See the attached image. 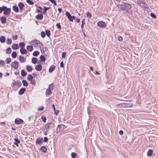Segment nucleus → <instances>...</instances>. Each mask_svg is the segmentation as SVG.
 I'll use <instances>...</instances> for the list:
<instances>
[{"mask_svg":"<svg viewBox=\"0 0 158 158\" xmlns=\"http://www.w3.org/2000/svg\"><path fill=\"white\" fill-rule=\"evenodd\" d=\"M66 127L63 124L59 125L56 128V133H58L60 132H62Z\"/></svg>","mask_w":158,"mask_h":158,"instance_id":"1","label":"nucleus"},{"mask_svg":"<svg viewBox=\"0 0 158 158\" xmlns=\"http://www.w3.org/2000/svg\"><path fill=\"white\" fill-rule=\"evenodd\" d=\"M137 3L139 5L140 7L143 8H146L147 6L146 3L143 2L141 0H138L137 1Z\"/></svg>","mask_w":158,"mask_h":158,"instance_id":"2","label":"nucleus"},{"mask_svg":"<svg viewBox=\"0 0 158 158\" xmlns=\"http://www.w3.org/2000/svg\"><path fill=\"white\" fill-rule=\"evenodd\" d=\"M52 85L51 84L49 85L48 88L46 90L45 94L46 96H49L51 94L52 92L51 90H52L53 89L52 88Z\"/></svg>","mask_w":158,"mask_h":158,"instance_id":"3","label":"nucleus"},{"mask_svg":"<svg viewBox=\"0 0 158 158\" xmlns=\"http://www.w3.org/2000/svg\"><path fill=\"white\" fill-rule=\"evenodd\" d=\"M97 26L100 27H105L106 26V24L102 21H100L97 23Z\"/></svg>","mask_w":158,"mask_h":158,"instance_id":"4","label":"nucleus"},{"mask_svg":"<svg viewBox=\"0 0 158 158\" xmlns=\"http://www.w3.org/2000/svg\"><path fill=\"white\" fill-rule=\"evenodd\" d=\"M31 44L34 45L35 48H37L39 46L40 43V41L38 40H34L31 42Z\"/></svg>","mask_w":158,"mask_h":158,"instance_id":"5","label":"nucleus"},{"mask_svg":"<svg viewBox=\"0 0 158 158\" xmlns=\"http://www.w3.org/2000/svg\"><path fill=\"white\" fill-rule=\"evenodd\" d=\"M19 63L18 62L15 61L12 62L11 64V66L15 69H17L19 66Z\"/></svg>","mask_w":158,"mask_h":158,"instance_id":"6","label":"nucleus"},{"mask_svg":"<svg viewBox=\"0 0 158 158\" xmlns=\"http://www.w3.org/2000/svg\"><path fill=\"white\" fill-rule=\"evenodd\" d=\"M11 9L10 8H7L6 7V9H5V10H3V11H4L3 14L5 15H8L10 14V12Z\"/></svg>","mask_w":158,"mask_h":158,"instance_id":"7","label":"nucleus"},{"mask_svg":"<svg viewBox=\"0 0 158 158\" xmlns=\"http://www.w3.org/2000/svg\"><path fill=\"white\" fill-rule=\"evenodd\" d=\"M65 15L66 16H67L68 18L70 21L73 22V19H72V16L70 15V14L67 11H66L65 13Z\"/></svg>","mask_w":158,"mask_h":158,"instance_id":"8","label":"nucleus"},{"mask_svg":"<svg viewBox=\"0 0 158 158\" xmlns=\"http://www.w3.org/2000/svg\"><path fill=\"white\" fill-rule=\"evenodd\" d=\"M124 7L127 11L131 8V6L130 5L127 3H124Z\"/></svg>","mask_w":158,"mask_h":158,"instance_id":"9","label":"nucleus"},{"mask_svg":"<svg viewBox=\"0 0 158 158\" xmlns=\"http://www.w3.org/2000/svg\"><path fill=\"white\" fill-rule=\"evenodd\" d=\"M23 122V121L22 119L19 118H16L15 121V123L18 124H21Z\"/></svg>","mask_w":158,"mask_h":158,"instance_id":"10","label":"nucleus"},{"mask_svg":"<svg viewBox=\"0 0 158 158\" xmlns=\"http://www.w3.org/2000/svg\"><path fill=\"white\" fill-rule=\"evenodd\" d=\"M117 7L121 10H125V8L124 6V3H123V5L118 4L117 5Z\"/></svg>","mask_w":158,"mask_h":158,"instance_id":"11","label":"nucleus"},{"mask_svg":"<svg viewBox=\"0 0 158 158\" xmlns=\"http://www.w3.org/2000/svg\"><path fill=\"white\" fill-rule=\"evenodd\" d=\"M14 144L17 147H18L19 144L20 143V141L17 138L14 139Z\"/></svg>","mask_w":158,"mask_h":158,"instance_id":"12","label":"nucleus"},{"mask_svg":"<svg viewBox=\"0 0 158 158\" xmlns=\"http://www.w3.org/2000/svg\"><path fill=\"white\" fill-rule=\"evenodd\" d=\"M20 51L22 54H26L27 53V51L24 48H21Z\"/></svg>","mask_w":158,"mask_h":158,"instance_id":"13","label":"nucleus"},{"mask_svg":"<svg viewBox=\"0 0 158 158\" xmlns=\"http://www.w3.org/2000/svg\"><path fill=\"white\" fill-rule=\"evenodd\" d=\"M42 67L41 64H39L35 67V69L38 71H40L42 70Z\"/></svg>","mask_w":158,"mask_h":158,"instance_id":"14","label":"nucleus"},{"mask_svg":"<svg viewBox=\"0 0 158 158\" xmlns=\"http://www.w3.org/2000/svg\"><path fill=\"white\" fill-rule=\"evenodd\" d=\"M43 139L42 138H40L39 139H38L36 141V143L37 144H42V142H43Z\"/></svg>","mask_w":158,"mask_h":158,"instance_id":"15","label":"nucleus"},{"mask_svg":"<svg viewBox=\"0 0 158 158\" xmlns=\"http://www.w3.org/2000/svg\"><path fill=\"white\" fill-rule=\"evenodd\" d=\"M26 90V89L25 88H23L21 89L19 91V94L20 95L23 94L25 91Z\"/></svg>","mask_w":158,"mask_h":158,"instance_id":"16","label":"nucleus"},{"mask_svg":"<svg viewBox=\"0 0 158 158\" xmlns=\"http://www.w3.org/2000/svg\"><path fill=\"white\" fill-rule=\"evenodd\" d=\"M18 6H19L20 10H22L24 6V4L21 2L19 3L18 4Z\"/></svg>","mask_w":158,"mask_h":158,"instance_id":"17","label":"nucleus"},{"mask_svg":"<svg viewBox=\"0 0 158 158\" xmlns=\"http://www.w3.org/2000/svg\"><path fill=\"white\" fill-rule=\"evenodd\" d=\"M51 123H48L45 125V128L46 130V131H48V129L51 127Z\"/></svg>","mask_w":158,"mask_h":158,"instance_id":"18","label":"nucleus"},{"mask_svg":"<svg viewBox=\"0 0 158 158\" xmlns=\"http://www.w3.org/2000/svg\"><path fill=\"white\" fill-rule=\"evenodd\" d=\"M55 66L54 65H52L49 68V72L50 73L52 72L55 69Z\"/></svg>","mask_w":158,"mask_h":158,"instance_id":"19","label":"nucleus"},{"mask_svg":"<svg viewBox=\"0 0 158 158\" xmlns=\"http://www.w3.org/2000/svg\"><path fill=\"white\" fill-rule=\"evenodd\" d=\"M118 107L125 108V103H122L118 104L116 106Z\"/></svg>","mask_w":158,"mask_h":158,"instance_id":"20","label":"nucleus"},{"mask_svg":"<svg viewBox=\"0 0 158 158\" xmlns=\"http://www.w3.org/2000/svg\"><path fill=\"white\" fill-rule=\"evenodd\" d=\"M26 48L28 51L30 52H31L33 50V46L31 45L27 46Z\"/></svg>","mask_w":158,"mask_h":158,"instance_id":"21","label":"nucleus"},{"mask_svg":"<svg viewBox=\"0 0 158 158\" xmlns=\"http://www.w3.org/2000/svg\"><path fill=\"white\" fill-rule=\"evenodd\" d=\"M43 18V15L41 14H38L36 16V18L37 19L41 20Z\"/></svg>","mask_w":158,"mask_h":158,"instance_id":"22","label":"nucleus"},{"mask_svg":"<svg viewBox=\"0 0 158 158\" xmlns=\"http://www.w3.org/2000/svg\"><path fill=\"white\" fill-rule=\"evenodd\" d=\"M1 21L2 24L5 23L6 22V18L4 16L2 17L1 18Z\"/></svg>","mask_w":158,"mask_h":158,"instance_id":"23","label":"nucleus"},{"mask_svg":"<svg viewBox=\"0 0 158 158\" xmlns=\"http://www.w3.org/2000/svg\"><path fill=\"white\" fill-rule=\"evenodd\" d=\"M6 38L4 36H2L0 37V41L1 42L4 43L5 42Z\"/></svg>","mask_w":158,"mask_h":158,"instance_id":"24","label":"nucleus"},{"mask_svg":"<svg viewBox=\"0 0 158 158\" xmlns=\"http://www.w3.org/2000/svg\"><path fill=\"white\" fill-rule=\"evenodd\" d=\"M38 61L37 58L35 57H33L31 59V62L34 64L36 63Z\"/></svg>","mask_w":158,"mask_h":158,"instance_id":"25","label":"nucleus"},{"mask_svg":"<svg viewBox=\"0 0 158 158\" xmlns=\"http://www.w3.org/2000/svg\"><path fill=\"white\" fill-rule=\"evenodd\" d=\"M12 47L13 49H17L19 48V47L18 44H13Z\"/></svg>","mask_w":158,"mask_h":158,"instance_id":"26","label":"nucleus"},{"mask_svg":"<svg viewBox=\"0 0 158 158\" xmlns=\"http://www.w3.org/2000/svg\"><path fill=\"white\" fill-rule=\"evenodd\" d=\"M152 153L153 151L152 150L150 149L148 151V152H147V155L148 156H150L152 155Z\"/></svg>","mask_w":158,"mask_h":158,"instance_id":"27","label":"nucleus"},{"mask_svg":"<svg viewBox=\"0 0 158 158\" xmlns=\"http://www.w3.org/2000/svg\"><path fill=\"white\" fill-rule=\"evenodd\" d=\"M40 150L43 152H45L47 151L46 148L44 146L41 147L40 148Z\"/></svg>","mask_w":158,"mask_h":158,"instance_id":"28","label":"nucleus"},{"mask_svg":"<svg viewBox=\"0 0 158 158\" xmlns=\"http://www.w3.org/2000/svg\"><path fill=\"white\" fill-rule=\"evenodd\" d=\"M26 69L28 72H31L32 70L31 67L28 65L26 66Z\"/></svg>","mask_w":158,"mask_h":158,"instance_id":"29","label":"nucleus"},{"mask_svg":"<svg viewBox=\"0 0 158 158\" xmlns=\"http://www.w3.org/2000/svg\"><path fill=\"white\" fill-rule=\"evenodd\" d=\"M19 60L21 62H24L25 61V60L24 57L21 56H19Z\"/></svg>","mask_w":158,"mask_h":158,"instance_id":"30","label":"nucleus"},{"mask_svg":"<svg viewBox=\"0 0 158 158\" xmlns=\"http://www.w3.org/2000/svg\"><path fill=\"white\" fill-rule=\"evenodd\" d=\"M13 10L16 12H19L18 8L17 6H13Z\"/></svg>","mask_w":158,"mask_h":158,"instance_id":"31","label":"nucleus"},{"mask_svg":"<svg viewBox=\"0 0 158 158\" xmlns=\"http://www.w3.org/2000/svg\"><path fill=\"white\" fill-rule=\"evenodd\" d=\"M133 106L132 104L125 103V108L130 107Z\"/></svg>","mask_w":158,"mask_h":158,"instance_id":"32","label":"nucleus"},{"mask_svg":"<svg viewBox=\"0 0 158 158\" xmlns=\"http://www.w3.org/2000/svg\"><path fill=\"white\" fill-rule=\"evenodd\" d=\"M27 74V73L24 70H22L21 72V75L22 76H25Z\"/></svg>","mask_w":158,"mask_h":158,"instance_id":"33","label":"nucleus"},{"mask_svg":"<svg viewBox=\"0 0 158 158\" xmlns=\"http://www.w3.org/2000/svg\"><path fill=\"white\" fill-rule=\"evenodd\" d=\"M27 78V79L29 81H31L33 79V77L31 75L29 74L28 75Z\"/></svg>","mask_w":158,"mask_h":158,"instance_id":"34","label":"nucleus"},{"mask_svg":"<svg viewBox=\"0 0 158 158\" xmlns=\"http://www.w3.org/2000/svg\"><path fill=\"white\" fill-rule=\"evenodd\" d=\"M45 33L48 37H49L50 35V31L49 30H47L46 31Z\"/></svg>","mask_w":158,"mask_h":158,"instance_id":"35","label":"nucleus"},{"mask_svg":"<svg viewBox=\"0 0 158 158\" xmlns=\"http://www.w3.org/2000/svg\"><path fill=\"white\" fill-rule=\"evenodd\" d=\"M17 53L15 52H13L11 54V56L13 58H16L17 56Z\"/></svg>","mask_w":158,"mask_h":158,"instance_id":"36","label":"nucleus"},{"mask_svg":"<svg viewBox=\"0 0 158 158\" xmlns=\"http://www.w3.org/2000/svg\"><path fill=\"white\" fill-rule=\"evenodd\" d=\"M40 59L42 61H44L45 60V58L44 56L41 55L40 57Z\"/></svg>","mask_w":158,"mask_h":158,"instance_id":"37","label":"nucleus"},{"mask_svg":"<svg viewBox=\"0 0 158 158\" xmlns=\"http://www.w3.org/2000/svg\"><path fill=\"white\" fill-rule=\"evenodd\" d=\"M12 41L10 39L7 38L6 41V43L8 44H10L11 43Z\"/></svg>","mask_w":158,"mask_h":158,"instance_id":"38","label":"nucleus"},{"mask_svg":"<svg viewBox=\"0 0 158 158\" xmlns=\"http://www.w3.org/2000/svg\"><path fill=\"white\" fill-rule=\"evenodd\" d=\"M25 46V44L24 42L20 43L19 44V46L21 48H23Z\"/></svg>","mask_w":158,"mask_h":158,"instance_id":"39","label":"nucleus"},{"mask_svg":"<svg viewBox=\"0 0 158 158\" xmlns=\"http://www.w3.org/2000/svg\"><path fill=\"white\" fill-rule=\"evenodd\" d=\"M39 52L35 51L33 53V55L34 56H37L39 54Z\"/></svg>","mask_w":158,"mask_h":158,"instance_id":"40","label":"nucleus"},{"mask_svg":"<svg viewBox=\"0 0 158 158\" xmlns=\"http://www.w3.org/2000/svg\"><path fill=\"white\" fill-rule=\"evenodd\" d=\"M22 83H23L24 86H27V85H28V83H27V81H25V80H23Z\"/></svg>","mask_w":158,"mask_h":158,"instance_id":"41","label":"nucleus"},{"mask_svg":"<svg viewBox=\"0 0 158 158\" xmlns=\"http://www.w3.org/2000/svg\"><path fill=\"white\" fill-rule=\"evenodd\" d=\"M11 51L10 48H8L6 49V53L7 54H10Z\"/></svg>","mask_w":158,"mask_h":158,"instance_id":"42","label":"nucleus"},{"mask_svg":"<svg viewBox=\"0 0 158 158\" xmlns=\"http://www.w3.org/2000/svg\"><path fill=\"white\" fill-rule=\"evenodd\" d=\"M56 26L57 27V28L58 29L60 30H61V27L60 23H57L56 25Z\"/></svg>","mask_w":158,"mask_h":158,"instance_id":"43","label":"nucleus"},{"mask_svg":"<svg viewBox=\"0 0 158 158\" xmlns=\"http://www.w3.org/2000/svg\"><path fill=\"white\" fill-rule=\"evenodd\" d=\"M26 2L30 5H32L34 4V2L31 0H27Z\"/></svg>","mask_w":158,"mask_h":158,"instance_id":"44","label":"nucleus"},{"mask_svg":"<svg viewBox=\"0 0 158 158\" xmlns=\"http://www.w3.org/2000/svg\"><path fill=\"white\" fill-rule=\"evenodd\" d=\"M44 11L43 13H46L47 10H48L50 9V7H46L45 6H44Z\"/></svg>","mask_w":158,"mask_h":158,"instance_id":"45","label":"nucleus"},{"mask_svg":"<svg viewBox=\"0 0 158 158\" xmlns=\"http://www.w3.org/2000/svg\"><path fill=\"white\" fill-rule=\"evenodd\" d=\"M71 156L72 158H75L77 155L76 154L75 152H72L71 154Z\"/></svg>","mask_w":158,"mask_h":158,"instance_id":"46","label":"nucleus"},{"mask_svg":"<svg viewBox=\"0 0 158 158\" xmlns=\"http://www.w3.org/2000/svg\"><path fill=\"white\" fill-rule=\"evenodd\" d=\"M6 9L5 6H3L2 7H0V13H2L3 10H5Z\"/></svg>","mask_w":158,"mask_h":158,"instance_id":"47","label":"nucleus"},{"mask_svg":"<svg viewBox=\"0 0 158 158\" xmlns=\"http://www.w3.org/2000/svg\"><path fill=\"white\" fill-rule=\"evenodd\" d=\"M86 15L87 17H89L90 18H91L92 17V15L89 12H87Z\"/></svg>","mask_w":158,"mask_h":158,"instance_id":"48","label":"nucleus"},{"mask_svg":"<svg viewBox=\"0 0 158 158\" xmlns=\"http://www.w3.org/2000/svg\"><path fill=\"white\" fill-rule=\"evenodd\" d=\"M41 35L42 37L44 38L45 36V33L44 31H42L41 33Z\"/></svg>","mask_w":158,"mask_h":158,"instance_id":"49","label":"nucleus"},{"mask_svg":"<svg viewBox=\"0 0 158 158\" xmlns=\"http://www.w3.org/2000/svg\"><path fill=\"white\" fill-rule=\"evenodd\" d=\"M43 45H44L42 43L40 42V43L39 44V46L40 48V50H41V52H42V48L43 47Z\"/></svg>","mask_w":158,"mask_h":158,"instance_id":"50","label":"nucleus"},{"mask_svg":"<svg viewBox=\"0 0 158 158\" xmlns=\"http://www.w3.org/2000/svg\"><path fill=\"white\" fill-rule=\"evenodd\" d=\"M6 62L7 64H9L11 62V59L10 58H7L6 59Z\"/></svg>","mask_w":158,"mask_h":158,"instance_id":"51","label":"nucleus"},{"mask_svg":"<svg viewBox=\"0 0 158 158\" xmlns=\"http://www.w3.org/2000/svg\"><path fill=\"white\" fill-rule=\"evenodd\" d=\"M85 20V19H84L82 21V24H81V28L82 30H83V25L85 24V22H84Z\"/></svg>","mask_w":158,"mask_h":158,"instance_id":"52","label":"nucleus"},{"mask_svg":"<svg viewBox=\"0 0 158 158\" xmlns=\"http://www.w3.org/2000/svg\"><path fill=\"white\" fill-rule=\"evenodd\" d=\"M118 40L120 42H121L123 40V37L121 36H118Z\"/></svg>","mask_w":158,"mask_h":158,"instance_id":"53","label":"nucleus"},{"mask_svg":"<svg viewBox=\"0 0 158 158\" xmlns=\"http://www.w3.org/2000/svg\"><path fill=\"white\" fill-rule=\"evenodd\" d=\"M150 15L153 18H154V19L156 18V16L153 13H151Z\"/></svg>","mask_w":158,"mask_h":158,"instance_id":"54","label":"nucleus"},{"mask_svg":"<svg viewBox=\"0 0 158 158\" xmlns=\"http://www.w3.org/2000/svg\"><path fill=\"white\" fill-rule=\"evenodd\" d=\"M41 119H42L43 121L44 122H45L46 120V117H44L43 116L41 117Z\"/></svg>","mask_w":158,"mask_h":158,"instance_id":"55","label":"nucleus"},{"mask_svg":"<svg viewBox=\"0 0 158 158\" xmlns=\"http://www.w3.org/2000/svg\"><path fill=\"white\" fill-rule=\"evenodd\" d=\"M66 54V52H63L62 53V57L63 58H65V57Z\"/></svg>","mask_w":158,"mask_h":158,"instance_id":"56","label":"nucleus"},{"mask_svg":"<svg viewBox=\"0 0 158 158\" xmlns=\"http://www.w3.org/2000/svg\"><path fill=\"white\" fill-rule=\"evenodd\" d=\"M44 107L43 106H42L41 107H39L38 108V110L39 111H41L43 110Z\"/></svg>","mask_w":158,"mask_h":158,"instance_id":"57","label":"nucleus"},{"mask_svg":"<svg viewBox=\"0 0 158 158\" xmlns=\"http://www.w3.org/2000/svg\"><path fill=\"white\" fill-rule=\"evenodd\" d=\"M4 62L3 60H1L0 61V64L2 65H3L4 64Z\"/></svg>","mask_w":158,"mask_h":158,"instance_id":"58","label":"nucleus"},{"mask_svg":"<svg viewBox=\"0 0 158 158\" xmlns=\"http://www.w3.org/2000/svg\"><path fill=\"white\" fill-rule=\"evenodd\" d=\"M13 37H14L13 40H16L18 38V36L17 35H15V36L13 35Z\"/></svg>","mask_w":158,"mask_h":158,"instance_id":"59","label":"nucleus"},{"mask_svg":"<svg viewBox=\"0 0 158 158\" xmlns=\"http://www.w3.org/2000/svg\"><path fill=\"white\" fill-rule=\"evenodd\" d=\"M118 133H119V134L121 135H123V131L122 130L120 131H119Z\"/></svg>","mask_w":158,"mask_h":158,"instance_id":"60","label":"nucleus"},{"mask_svg":"<svg viewBox=\"0 0 158 158\" xmlns=\"http://www.w3.org/2000/svg\"><path fill=\"white\" fill-rule=\"evenodd\" d=\"M60 66L61 67L63 68L64 67V63L63 61L61 62L60 64Z\"/></svg>","mask_w":158,"mask_h":158,"instance_id":"61","label":"nucleus"},{"mask_svg":"<svg viewBox=\"0 0 158 158\" xmlns=\"http://www.w3.org/2000/svg\"><path fill=\"white\" fill-rule=\"evenodd\" d=\"M48 141V138L47 137H45L44 138V141L45 142Z\"/></svg>","mask_w":158,"mask_h":158,"instance_id":"62","label":"nucleus"},{"mask_svg":"<svg viewBox=\"0 0 158 158\" xmlns=\"http://www.w3.org/2000/svg\"><path fill=\"white\" fill-rule=\"evenodd\" d=\"M42 49L43 50V52H44V50H45V51L47 50L48 49V48L46 47H45V48L44 47L42 48Z\"/></svg>","mask_w":158,"mask_h":158,"instance_id":"63","label":"nucleus"},{"mask_svg":"<svg viewBox=\"0 0 158 158\" xmlns=\"http://www.w3.org/2000/svg\"><path fill=\"white\" fill-rule=\"evenodd\" d=\"M54 112H55V113L56 114V115H57L59 112V110H56V111L55 110V111H54Z\"/></svg>","mask_w":158,"mask_h":158,"instance_id":"64","label":"nucleus"}]
</instances>
